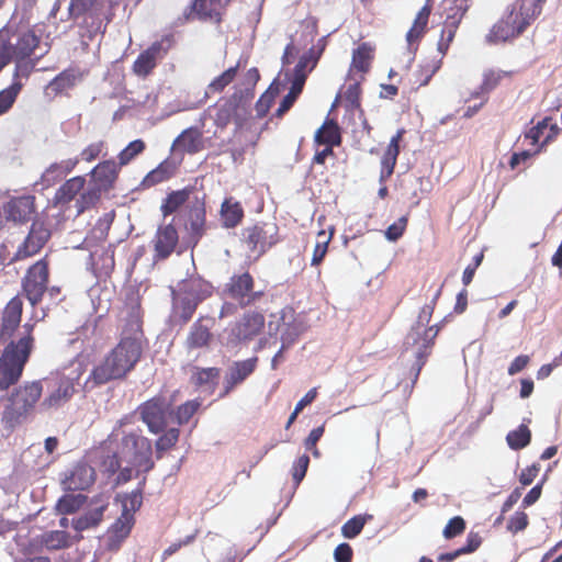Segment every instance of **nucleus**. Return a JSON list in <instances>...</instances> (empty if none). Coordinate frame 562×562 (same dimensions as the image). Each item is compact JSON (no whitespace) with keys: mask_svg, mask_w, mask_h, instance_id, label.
<instances>
[{"mask_svg":"<svg viewBox=\"0 0 562 562\" xmlns=\"http://www.w3.org/2000/svg\"><path fill=\"white\" fill-rule=\"evenodd\" d=\"M315 48H311L307 53L302 55L294 68V79L304 83L306 80V70L311 71L317 64L318 56H314Z\"/></svg>","mask_w":562,"mask_h":562,"instance_id":"c03bdc74","label":"nucleus"},{"mask_svg":"<svg viewBox=\"0 0 562 562\" xmlns=\"http://www.w3.org/2000/svg\"><path fill=\"white\" fill-rule=\"evenodd\" d=\"M482 544V537L479 532L470 531L467 537L465 544L460 547L459 550L461 553L470 554L475 552Z\"/></svg>","mask_w":562,"mask_h":562,"instance_id":"0e129e2a","label":"nucleus"},{"mask_svg":"<svg viewBox=\"0 0 562 562\" xmlns=\"http://www.w3.org/2000/svg\"><path fill=\"white\" fill-rule=\"evenodd\" d=\"M42 542L48 550H60L71 546L70 535L64 530H53L44 533Z\"/></svg>","mask_w":562,"mask_h":562,"instance_id":"79ce46f5","label":"nucleus"},{"mask_svg":"<svg viewBox=\"0 0 562 562\" xmlns=\"http://www.w3.org/2000/svg\"><path fill=\"white\" fill-rule=\"evenodd\" d=\"M179 436L180 431L178 428H169L156 440L155 447L157 459H161L166 451L172 449L177 445Z\"/></svg>","mask_w":562,"mask_h":562,"instance_id":"a18cd8bd","label":"nucleus"},{"mask_svg":"<svg viewBox=\"0 0 562 562\" xmlns=\"http://www.w3.org/2000/svg\"><path fill=\"white\" fill-rule=\"evenodd\" d=\"M221 217L226 228H234L241 223L244 209L238 201L227 198L221 205Z\"/></svg>","mask_w":562,"mask_h":562,"instance_id":"f704fd0d","label":"nucleus"},{"mask_svg":"<svg viewBox=\"0 0 562 562\" xmlns=\"http://www.w3.org/2000/svg\"><path fill=\"white\" fill-rule=\"evenodd\" d=\"M405 134L404 128H400L391 138L381 159L380 182H385L394 172L397 157L400 155V143Z\"/></svg>","mask_w":562,"mask_h":562,"instance_id":"cd10ccee","label":"nucleus"},{"mask_svg":"<svg viewBox=\"0 0 562 562\" xmlns=\"http://www.w3.org/2000/svg\"><path fill=\"white\" fill-rule=\"evenodd\" d=\"M91 505L93 506L92 508L72 520V527L77 531L97 527L103 519V514L109 506V499L100 494L91 501Z\"/></svg>","mask_w":562,"mask_h":562,"instance_id":"b1692460","label":"nucleus"},{"mask_svg":"<svg viewBox=\"0 0 562 562\" xmlns=\"http://www.w3.org/2000/svg\"><path fill=\"white\" fill-rule=\"evenodd\" d=\"M334 233H335V228L330 227L328 235L326 234L325 231H321L317 234V240H316V244H315V247L313 250L312 260H311L312 266L318 267L323 262V260L328 251V245L334 236Z\"/></svg>","mask_w":562,"mask_h":562,"instance_id":"58836bf2","label":"nucleus"},{"mask_svg":"<svg viewBox=\"0 0 562 562\" xmlns=\"http://www.w3.org/2000/svg\"><path fill=\"white\" fill-rule=\"evenodd\" d=\"M87 501V496L82 494H65L56 505L58 513L69 515L80 509Z\"/></svg>","mask_w":562,"mask_h":562,"instance_id":"ea45409f","label":"nucleus"},{"mask_svg":"<svg viewBox=\"0 0 562 562\" xmlns=\"http://www.w3.org/2000/svg\"><path fill=\"white\" fill-rule=\"evenodd\" d=\"M441 67V58L440 59H431L425 61L419 66L417 70V80L419 86H426L432 78V76L440 69Z\"/></svg>","mask_w":562,"mask_h":562,"instance_id":"09e8293b","label":"nucleus"},{"mask_svg":"<svg viewBox=\"0 0 562 562\" xmlns=\"http://www.w3.org/2000/svg\"><path fill=\"white\" fill-rule=\"evenodd\" d=\"M83 74L76 67H69L53 78L45 88L46 95L57 97L68 92L82 80Z\"/></svg>","mask_w":562,"mask_h":562,"instance_id":"412c9836","label":"nucleus"},{"mask_svg":"<svg viewBox=\"0 0 562 562\" xmlns=\"http://www.w3.org/2000/svg\"><path fill=\"white\" fill-rule=\"evenodd\" d=\"M137 411L151 434L157 435L166 429L170 404L164 396L157 395L147 400L138 406Z\"/></svg>","mask_w":562,"mask_h":562,"instance_id":"f8f14e48","label":"nucleus"},{"mask_svg":"<svg viewBox=\"0 0 562 562\" xmlns=\"http://www.w3.org/2000/svg\"><path fill=\"white\" fill-rule=\"evenodd\" d=\"M86 178L76 176L66 180L55 192L53 203L55 206H68L74 200H78L86 191Z\"/></svg>","mask_w":562,"mask_h":562,"instance_id":"4be33fe9","label":"nucleus"},{"mask_svg":"<svg viewBox=\"0 0 562 562\" xmlns=\"http://www.w3.org/2000/svg\"><path fill=\"white\" fill-rule=\"evenodd\" d=\"M117 342L104 355L89 374L95 385L127 378L142 360L147 347L143 313L138 304L125 303L116 313Z\"/></svg>","mask_w":562,"mask_h":562,"instance_id":"f257e3e1","label":"nucleus"},{"mask_svg":"<svg viewBox=\"0 0 562 562\" xmlns=\"http://www.w3.org/2000/svg\"><path fill=\"white\" fill-rule=\"evenodd\" d=\"M224 293L236 301L238 306L245 308L259 301L263 293L255 291V280L249 272L233 274L225 284Z\"/></svg>","mask_w":562,"mask_h":562,"instance_id":"9b49d317","label":"nucleus"},{"mask_svg":"<svg viewBox=\"0 0 562 562\" xmlns=\"http://www.w3.org/2000/svg\"><path fill=\"white\" fill-rule=\"evenodd\" d=\"M52 237L49 227L42 221H33L27 235L18 246L12 261H22L36 256Z\"/></svg>","mask_w":562,"mask_h":562,"instance_id":"ddd939ff","label":"nucleus"},{"mask_svg":"<svg viewBox=\"0 0 562 562\" xmlns=\"http://www.w3.org/2000/svg\"><path fill=\"white\" fill-rule=\"evenodd\" d=\"M278 231L274 223L256 224L247 229L246 244L251 251L262 255L279 243Z\"/></svg>","mask_w":562,"mask_h":562,"instance_id":"f3484780","label":"nucleus"},{"mask_svg":"<svg viewBox=\"0 0 562 562\" xmlns=\"http://www.w3.org/2000/svg\"><path fill=\"white\" fill-rule=\"evenodd\" d=\"M172 46V37L164 36L154 42L143 50L133 63V72L140 78H146L157 67L159 60L164 59Z\"/></svg>","mask_w":562,"mask_h":562,"instance_id":"4468645a","label":"nucleus"},{"mask_svg":"<svg viewBox=\"0 0 562 562\" xmlns=\"http://www.w3.org/2000/svg\"><path fill=\"white\" fill-rule=\"evenodd\" d=\"M303 85L304 83H301L299 80H295V79L293 80L289 93L286 95H284V98L282 99V101L276 112L277 116H279V117L282 116L285 112H288L291 109V106L295 102L296 98L301 93V91L303 89Z\"/></svg>","mask_w":562,"mask_h":562,"instance_id":"3c124183","label":"nucleus"},{"mask_svg":"<svg viewBox=\"0 0 562 562\" xmlns=\"http://www.w3.org/2000/svg\"><path fill=\"white\" fill-rule=\"evenodd\" d=\"M33 328V324H24L23 336L18 340H11L2 350L0 356V391H7L21 379L34 348Z\"/></svg>","mask_w":562,"mask_h":562,"instance_id":"20e7f679","label":"nucleus"},{"mask_svg":"<svg viewBox=\"0 0 562 562\" xmlns=\"http://www.w3.org/2000/svg\"><path fill=\"white\" fill-rule=\"evenodd\" d=\"M509 76H510V72L503 71V70L490 69V70L485 71L483 75L481 90L483 92H490V91L494 90L505 77H509Z\"/></svg>","mask_w":562,"mask_h":562,"instance_id":"864d4df0","label":"nucleus"},{"mask_svg":"<svg viewBox=\"0 0 562 562\" xmlns=\"http://www.w3.org/2000/svg\"><path fill=\"white\" fill-rule=\"evenodd\" d=\"M199 304L200 303L187 295L179 299L177 308L179 310V319L181 323L186 324L192 318Z\"/></svg>","mask_w":562,"mask_h":562,"instance_id":"6e6d98bb","label":"nucleus"},{"mask_svg":"<svg viewBox=\"0 0 562 562\" xmlns=\"http://www.w3.org/2000/svg\"><path fill=\"white\" fill-rule=\"evenodd\" d=\"M95 481L94 469L85 462H79L65 475L61 485L65 491H83Z\"/></svg>","mask_w":562,"mask_h":562,"instance_id":"aec40b11","label":"nucleus"},{"mask_svg":"<svg viewBox=\"0 0 562 562\" xmlns=\"http://www.w3.org/2000/svg\"><path fill=\"white\" fill-rule=\"evenodd\" d=\"M266 326L262 312L248 310L226 329V346L231 348L248 344L260 336Z\"/></svg>","mask_w":562,"mask_h":562,"instance_id":"0eeeda50","label":"nucleus"},{"mask_svg":"<svg viewBox=\"0 0 562 562\" xmlns=\"http://www.w3.org/2000/svg\"><path fill=\"white\" fill-rule=\"evenodd\" d=\"M23 313V302L21 297H12L4 306L1 315L0 335L2 337H12L20 326Z\"/></svg>","mask_w":562,"mask_h":562,"instance_id":"5701e85b","label":"nucleus"},{"mask_svg":"<svg viewBox=\"0 0 562 562\" xmlns=\"http://www.w3.org/2000/svg\"><path fill=\"white\" fill-rule=\"evenodd\" d=\"M408 223V215L401 216L396 222L391 224L384 235L390 241L398 240L405 233Z\"/></svg>","mask_w":562,"mask_h":562,"instance_id":"13d9d810","label":"nucleus"},{"mask_svg":"<svg viewBox=\"0 0 562 562\" xmlns=\"http://www.w3.org/2000/svg\"><path fill=\"white\" fill-rule=\"evenodd\" d=\"M200 402L188 401L180 405L176 411V419L179 425L187 424L200 407Z\"/></svg>","mask_w":562,"mask_h":562,"instance_id":"4d7b16f0","label":"nucleus"},{"mask_svg":"<svg viewBox=\"0 0 562 562\" xmlns=\"http://www.w3.org/2000/svg\"><path fill=\"white\" fill-rule=\"evenodd\" d=\"M106 144L104 140H98L86 146L80 153V160L92 162L99 157L106 155Z\"/></svg>","mask_w":562,"mask_h":562,"instance_id":"603ef678","label":"nucleus"},{"mask_svg":"<svg viewBox=\"0 0 562 562\" xmlns=\"http://www.w3.org/2000/svg\"><path fill=\"white\" fill-rule=\"evenodd\" d=\"M310 464V458L307 454L299 457L292 468V477L295 486H297L304 479Z\"/></svg>","mask_w":562,"mask_h":562,"instance_id":"052dcab7","label":"nucleus"},{"mask_svg":"<svg viewBox=\"0 0 562 562\" xmlns=\"http://www.w3.org/2000/svg\"><path fill=\"white\" fill-rule=\"evenodd\" d=\"M467 529V522L463 517L454 516L448 520L447 525L442 530L445 539L450 540L461 536Z\"/></svg>","mask_w":562,"mask_h":562,"instance_id":"5fc2aeb1","label":"nucleus"},{"mask_svg":"<svg viewBox=\"0 0 562 562\" xmlns=\"http://www.w3.org/2000/svg\"><path fill=\"white\" fill-rule=\"evenodd\" d=\"M528 524V515L525 512H516L508 520L507 530L512 533H517L525 530Z\"/></svg>","mask_w":562,"mask_h":562,"instance_id":"680f3d73","label":"nucleus"},{"mask_svg":"<svg viewBox=\"0 0 562 562\" xmlns=\"http://www.w3.org/2000/svg\"><path fill=\"white\" fill-rule=\"evenodd\" d=\"M22 90L20 81H13L8 88L0 91V115L7 113L14 104Z\"/></svg>","mask_w":562,"mask_h":562,"instance_id":"49530a36","label":"nucleus"},{"mask_svg":"<svg viewBox=\"0 0 562 562\" xmlns=\"http://www.w3.org/2000/svg\"><path fill=\"white\" fill-rule=\"evenodd\" d=\"M47 394L41 402L43 411L57 409L68 403L76 392V381L64 374H55L42 379Z\"/></svg>","mask_w":562,"mask_h":562,"instance_id":"9d476101","label":"nucleus"},{"mask_svg":"<svg viewBox=\"0 0 562 562\" xmlns=\"http://www.w3.org/2000/svg\"><path fill=\"white\" fill-rule=\"evenodd\" d=\"M79 162V158L63 160L50 164L42 173L37 184L42 189H48L59 182L64 177L70 173Z\"/></svg>","mask_w":562,"mask_h":562,"instance_id":"a878e982","label":"nucleus"},{"mask_svg":"<svg viewBox=\"0 0 562 562\" xmlns=\"http://www.w3.org/2000/svg\"><path fill=\"white\" fill-rule=\"evenodd\" d=\"M205 322H211V319L201 316L192 324L186 339L187 349H202L207 348L211 345L213 334L211 331V325L205 324Z\"/></svg>","mask_w":562,"mask_h":562,"instance_id":"393cba45","label":"nucleus"},{"mask_svg":"<svg viewBox=\"0 0 562 562\" xmlns=\"http://www.w3.org/2000/svg\"><path fill=\"white\" fill-rule=\"evenodd\" d=\"M240 67V61H238L235 66L229 67L221 75L215 77L207 86V93H221L224 89L229 86L237 76L238 69Z\"/></svg>","mask_w":562,"mask_h":562,"instance_id":"4c0bfd02","label":"nucleus"},{"mask_svg":"<svg viewBox=\"0 0 562 562\" xmlns=\"http://www.w3.org/2000/svg\"><path fill=\"white\" fill-rule=\"evenodd\" d=\"M258 364V357H252L241 361H235L225 376V393L227 394L236 385L243 383L250 376Z\"/></svg>","mask_w":562,"mask_h":562,"instance_id":"bb28decb","label":"nucleus"},{"mask_svg":"<svg viewBox=\"0 0 562 562\" xmlns=\"http://www.w3.org/2000/svg\"><path fill=\"white\" fill-rule=\"evenodd\" d=\"M361 87L360 83L355 82L348 86L345 91V99L351 108L360 106Z\"/></svg>","mask_w":562,"mask_h":562,"instance_id":"338daca9","label":"nucleus"},{"mask_svg":"<svg viewBox=\"0 0 562 562\" xmlns=\"http://www.w3.org/2000/svg\"><path fill=\"white\" fill-rule=\"evenodd\" d=\"M120 170V165L113 159H109L99 162L90 171V181L87 189L76 202L78 214L94 206L100 201L103 193L114 188Z\"/></svg>","mask_w":562,"mask_h":562,"instance_id":"39448f33","label":"nucleus"},{"mask_svg":"<svg viewBox=\"0 0 562 562\" xmlns=\"http://www.w3.org/2000/svg\"><path fill=\"white\" fill-rule=\"evenodd\" d=\"M375 45L371 42H362L352 50L350 68L357 72L367 74L375 55Z\"/></svg>","mask_w":562,"mask_h":562,"instance_id":"7c9ffc66","label":"nucleus"},{"mask_svg":"<svg viewBox=\"0 0 562 562\" xmlns=\"http://www.w3.org/2000/svg\"><path fill=\"white\" fill-rule=\"evenodd\" d=\"M180 291L184 295L192 297L198 303L210 297L213 293V286L210 282L201 278H191L182 282Z\"/></svg>","mask_w":562,"mask_h":562,"instance_id":"72a5a7b5","label":"nucleus"},{"mask_svg":"<svg viewBox=\"0 0 562 562\" xmlns=\"http://www.w3.org/2000/svg\"><path fill=\"white\" fill-rule=\"evenodd\" d=\"M50 278V260L45 255L25 271L21 280V289L32 306H36L42 302L45 292L48 290Z\"/></svg>","mask_w":562,"mask_h":562,"instance_id":"6e6552de","label":"nucleus"},{"mask_svg":"<svg viewBox=\"0 0 562 562\" xmlns=\"http://www.w3.org/2000/svg\"><path fill=\"white\" fill-rule=\"evenodd\" d=\"M183 216L186 218L184 229L188 233L190 241L196 245L206 231V210L204 196H194L184 209Z\"/></svg>","mask_w":562,"mask_h":562,"instance_id":"dca6fc26","label":"nucleus"},{"mask_svg":"<svg viewBox=\"0 0 562 562\" xmlns=\"http://www.w3.org/2000/svg\"><path fill=\"white\" fill-rule=\"evenodd\" d=\"M220 376L218 368H196L192 375V382L196 386L213 384Z\"/></svg>","mask_w":562,"mask_h":562,"instance_id":"8fccbe9b","label":"nucleus"},{"mask_svg":"<svg viewBox=\"0 0 562 562\" xmlns=\"http://www.w3.org/2000/svg\"><path fill=\"white\" fill-rule=\"evenodd\" d=\"M373 518L372 515L366 514V515H356L352 518L348 519L342 526H341V535L346 539H353L358 535L361 533L364 525L368 520H371Z\"/></svg>","mask_w":562,"mask_h":562,"instance_id":"37998d69","label":"nucleus"},{"mask_svg":"<svg viewBox=\"0 0 562 562\" xmlns=\"http://www.w3.org/2000/svg\"><path fill=\"white\" fill-rule=\"evenodd\" d=\"M353 558V550L347 542L338 544L334 550V559L336 562H351Z\"/></svg>","mask_w":562,"mask_h":562,"instance_id":"69168bd1","label":"nucleus"},{"mask_svg":"<svg viewBox=\"0 0 562 562\" xmlns=\"http://www.w3.org/2000/svg\"><path fill=\"white\" fill-rule=\"evenodd\" d=\"M544 2L546 0H516L493 24L485 36L486 43L496 45L518 38L541 14Z\"/></svg>","mask_w":562,"mask_h":562,"instance_id":"f03ea898","label":"nucleus"},{"mask_svg":"<svg viewBox=\"0 0 562 562\" xmlns=\"http://www.w3.org/2000/svg\"><path fill=\"white\" fill-rule=\"evenodd\" d=\"M151 243L154 247V261L159 262L168 259L179 243V234L176 226L172 223L159 225Z\"/></svg>","mask_w":562,"mask_h":562,"instance_id":"a211bd4d","label":"nucleus"},{"mask_svg":"<svg viewBox=\"0 0 562 562\" xmlns=\"http://www.w3.org/2000/svg\"><path fill=\"white\" fill-rule=\"evenodd\" d=\"M506 440L513 450L524 449L531 441V431L527 425L521 424L517 429L507 434Z\"/></svg>","mask_w":562,"mask_h":562,"instance_id":"a19ab883","label":"nucleus"},{"mask_svg":"<svg viewBox=\"0 0 562 562\" xmlns=\"http://www.w3.org/2000/svg\"><path fill=\"white\" fill-rule=\"evenodd\" d=\"M172 146L183 153L196 154L204 147L202 133L196 127H189L175 139Z\"/></svg>","mask_w":562,"mask_h":562,"instance_id":"473e14b6","label":"nucleus"},{"mask_svg":"<svg viewBox=\"0 0 562 562\" xmlns=\"http://www.w3.org/2000/svg\"><path fill=\"white\" fill-rule=\"evenodd\" d=\"M44 392L43 381H26L15 386L8 396L1 414V423L8 430H14L33 417Z\"/></svg>","mask_w":562,"mask_h":562,"instance_id":"7ed1b4c3","label":"nucleus"},{"mask_svg":"<svg viewBox=\"0 0 562 562\" xmlns=\"http://www.w3.org/2000/svg\"><path fill=\"white\" fill-rule=\"evenodd\" d=\"M540 472V464L533 463L530 467L524 469L519 474V482L522 486L530 485Z\"/></svg>","mask_w":562,"mask_h":562,"instance_id":"774afa93","label":"nucleus"},{"mask_svg":"<svg viewBox=\"0 0 562 562\" xmlns=\"http://www.w3.org/2000/svg\"><path fill=\"white\" fill-rule=\"evenodd\" d=\"M472 0H442L441 18L442 27L437 43V49L441 58L447 54L454 40L457 31L471 8Z\"/></svg>","mask_w":562,"mask_h":562,"instance_id":"423d86ee","label":"nucleus"},{"mask_svg":"<svg viewBox=\"0 0 562 562\" xmlns=\"http://www.w3.org/2000/svg\"><path fill=\"white\" fill-rule=\"evenodd\" d=\"M175 175V169L168 161L160 162L155 169L149 171L143 179V188H151L156 184L168 181Z\"/></svg>","mask_w":562,"mask_h":562,"instance_id":"e433bc0d","label":"nucleus"},{"mask_svg":"<svg viewBox=\"0 0 562 562\" xmlns=\"http://www.w3.org/2000/svg\"><path fill=\"white\" fill-rule=\"evenodd\" d=\"M431 0H427L422 9L417 12L411 29L406 33V41L409 45L418 43L425 35L431 14Z\"/></svg>","mask_w":562,"mask_h":562,"instance_id":"2f4dec72","label":"nucleus"},{"mask_svg":"<svg viewBox=\"0 0 562 562\" xmlns=\"http://www.w3.org/2000/svg\"><path fill=\"white\" fill-rule=\"evenodd\" d=\"M120 452L122 456L130 458L131 463L137 469V474L149 472L155 467L151 441L143 436L140 431L123 434Z\"/></svg>","mask_w":562,"mask_h":562,"instance_id":"1a4fd4ad","label":"nucleus"},{"mask_svg":"<svg viewBox=\"0 0 562 562\" xmlns=\"http://www.w3.org/2000/svg\"><path fill=\"white\" fill-rule=\"evenodd\" d=\"M114 247L109 245L91 254L92 268L97 278H109L115 268Z\"/></svg>","mask_w":562,"mask_h":562,"instance_id":"c85d7f7f","label":"nucleus"},{"mask_svg":"<svg viewBox=\"0 0 562 562\" xmlns=\"http://www.w3.org/2000/svg\"><path fill=\"white\" fill-rule=\"evenodd\" d=\"M193 191L194 189L192 187H186L181 190L168 193L160 205L161 214L166 217L178 212L181 207H186L193 201V199H191Z\"/></svg>","mask_w":562,"mask_h":562,"instance_id":"c756f323","label":"nucleus"},{"mask_svg":"<svg viewBox=\"0 0 562 562\" xmlns=\"http://www.w3.org/2000/svg\"><path fill=\"white\" fill-rule=\"evenodd\" d=\"M315 142L326 146H338L341 143V134L338 124L327 120L315 133Z\"/></svg>","mask_w":562,"mask_h":562,"instance_id":"c9c22d12","label":"nucleus"},{"mask_svg":"<svg viewBox=\"0 0 562 562\" xmlns=\"http://www.w3.org/2000/svg\"><path fill=\"white\" fill-rule=\"evenodd\" d=\"M133 525L132 513L122 512V515L113 524L112 529L116 537L125 538L131 531Z\"/></svg>","mask_w":562,"mask_h":562,"instance_id":"bf43d9fd","label":"nucleus"},{"mask_svg":"<svg viewBox=\"0 0 562 562\" xmlns=\"http://www.w3.org/2000/svg\"><path fill=\"white\" fill-rule=\"evenodd\" d=\"M146 148L144 140L135 139L131 142L123 150L120 151L117 158L120 167L126 166L130 164L136 156L142 154Z\"/></svg>","mask_w":562,"mask_h":562,"instance_id":"de8ad7c7","label":"nucleus"},{"mask_svg":"<svg viewBox=\"0 0 562 562\" xmlns=\"http://www.w3.org/2000/svg\"><path fill=\"white\" fill-rule=\"evenodd\" d=\"M143 503L142 492L134 491L131 494H127L123 501V512L131 513L139 509Z\"/></svg>","mask_w":562,"mask_h":562,"instance_id":"e2e57ef3","label":"nucleus"},{"mask_svg":"<svg viewBox=\"0 0 562 562\" xmlns=\"http://www.w3.org/2000/svg\"><path fill=\"white\" fill-rule=\"evenodd\" d=\"M236 0H193L186 12L187 19H196L202 22L221 24L227 9Z\"/></svg>","mask_w":562,"mask_h":562,"instance_id":"2eb2a0df","label":"nucleus"},{"mask_svg":"<svg viewBox=\"0 0 562 562\" xmlns=\"http://www.w3.org/2000/svg\"><path fill=\"white\" fill-rule=\"evenodd\" d=\"M3 211L7 220L15 223H26L31 221L36 212L35 196H14L4 204Z\"/></svg>","mask_w":562,"mask_h":562,"instance_id":"6ab92c4d","label":"nucleus"}]
</instances>
